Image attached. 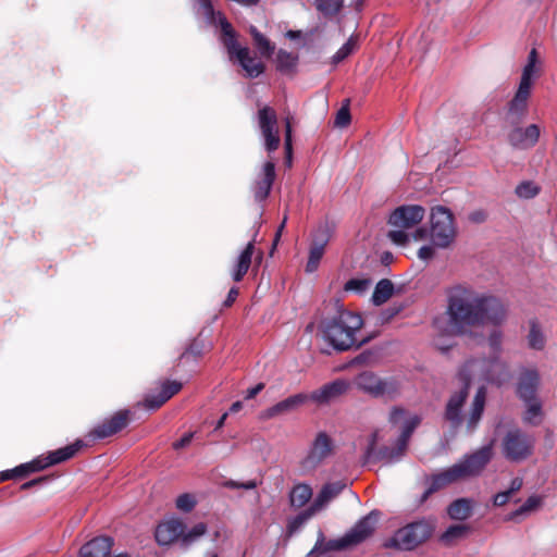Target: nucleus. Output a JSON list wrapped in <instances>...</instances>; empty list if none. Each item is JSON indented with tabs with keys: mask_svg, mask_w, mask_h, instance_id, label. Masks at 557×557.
I'll use <instances>...</instances> for the list:
<instances>
[{
	"mask_svg": "<svg viewBox=\"0 0 557 557\" xmlns=\"http://www.w3.org/2000/svg\"><path fill=\"white\" fill-rule=\"evenodd\" d=\"M42 480H44V479H37V480H32V481H29V482H26V483H24V484L22 485V488H23V490H27V488H29V487H32V486L36 485L37 483L41 482Z\"/></svg>",
	"mask_w": 557,
	"mask_h": 557,
	"instance_id": "obj_59",
	"label": "nucleus"
},
{
	"mask_svg": "<svg viewBox=\"0 0 557 557\" xmlns=\"http://www.w3.org/2000/svg\"><path fill=\"white\" fill-rule=\"evenodd\" d=\"M334 448L333 438L324 431L318 432L300 461L301 470L305 472L315 470L333 455Z\"/></svg>",
	"mask_w": 557,
	"mask_h": 557,
	"instance_id": "obj_11",
	"label": "nucleus"
},
{
	"mask_svg": "<svg viewBox=\"0 0 557 557\" xmlns=\"http://www.w3.org/2000/svg\"><path fill=\"white\" fill-rule=\"evenodd\" d=\"M463 533V528L460 525L450 527L443 535L444 541H449L453 537L459 536Z\"/></svg>",
	"mask_w": 557,
	"mask_h": 557,
	"instance_id": "obj_55",
	"label": "nucleus"
},
{
	"mask_svg": "<svg viewBox=\"0 0 557 557\" xmlns=\"http://www.w3.org/2000/svg\"><path fill=\"white\" fill-rule=\"evenodd\" d=\"M433 525L426 521H417L399 529L391 540L393 546L410 550L425 541L432 533Z\"/></svg>",
	"mask_w": 557,
	"mask_h": 557,
	"instance_id": "obj_12",
	"label": "nucleus"
},
{
	"mask_svg": "<svg viewBox=\"0 0 557 557\" xmlns=\"http://www.w3.org/2000/svg\"><path fill=\"white\" fill-rule=\"evenodd\" d=\"M371 280L369 278H350L344 285L345 292H351L358 295L364 294L371 286Z\"/></svg>",
	"mask_w": 557,
	"mask_h": 557,
	"instance_id": "obj_41",
	"label": "nucleus"
},
{
	"mask_svg": "<svg viewBox=\"0 0 557 557\" xmlns=\"http://www.w3.org/2000/svg\"><path fill=\"white\" fill-rule=\"evenodd\" d=\"M344 0H315V7L324 16L332 17L339 13Z\"/></svg>",
	"mask_w": 557,
	"mask_h": 557,
	"instance_id": "obj_38",
	"label": "nucleus"
},
{
	"mask_svg": "<svg viewBox=\"0 0 557 557\" xmlns=\"http://www.w3.org/2000/svg\"><path fill=\"white\" fill-rule=\"evenodd\" d=\"M522 484L523 481L521 478L512 479L510 482V486L507 490L499 492L494 496L493 504L498 507L506 505L511 498V496L521 490Z\"/></svg>",
	"mask_w": 557,
	"mask_h": 557,
	"instance_id": "obj_34",
	"label": "nucleus"
},
{
	"mask_svg": "<svg viewBox=\"0 0 557 557\" xmlns=\"http://www.w3.org/2000/svg\"><path fill=\"white\" fill-rule=\"evenodd\" d=\"M529 346L533 349L541 350L545 345V337L535 322L531 323L530 332L528 335Z\"/></svg>",
	"mask_w": 557,
	"mask_h": 557,
	"instance_id": "obj_43",
	"label": "nucleus"
},
{
	"mask_svg": "<svg viewBox=\"0 0 557 557\" xmlns=\"http://www.w3.org/2000/svg\"><path fill=\"white\" fill-rule=\"evenodd\" d=\"M285 222H286V216L284 218V220H283L282 224L280 225V227H278V230H277V232H276L274 243H276V242L278 240V238H280V236H281V232H282V230L284 228Z\"/></svg>",
	"mask_w": 557,
	"mask_h": 557,
	"instance_id": "obj_62",
	"label": "nucleus"
},
{
	"mask_svg": "<svg viewBox=\"0 0 557 557\" xmlns=\"http://www.w3.org/2000/svg\"><path fill=\"white\" fill-rule=\"evenodd\" d=\"M485 396H486L485 387L480 386L474 396L471 411H470L469 418L467 420V428L470 432L475 429V426L478 425V423L482 417V413L484 410V405H485Z\"/></svg>",
	"mask_w": 557,
	"mask_h": 557,
	"instance_id": "obj_29",
	"label": "nucleus"
},
{
	"mask_svg": "<svg viewBox=\"0 0 557 557\" xmlns=\"http://www.w3.org/2000/svg\"><path fill=\"white\" fill-rule=\"evenodd\" d=\"M127 421L128 412L120 411L112 416L109 420L95 428L92 434L97 438L109 437L124 429L127 424Z\"/></svg>",
	"mask_w": 557,
	"mask_h": 557,
	"instance_id": "obj_24",
	"label": "nucleus"
},
{
	"mask_svg": "<svg viewBox=\"0 0 557 557\" xmlns=\"http://www.w3.org/2000/svg\"><path fill=\"white\" fill-rule=\"evenodd\" d=\"M308 400H309V397L307 394H304V393L295 394L293 396H289V397L278 401L277 404L268 408L267 410H264L262 413V417L264 419H272L277 416H281V414H284L287 412H292V411L296 410L298 407L306 404Z\"/></svg>",
	"mask_w": 557,
	"mask_h": 557,
	"instance_id": "obj_20",
	"label": "nucleus"
},
{
	"mask_svg": "<svg viewBox=\"0 0 557 557\" xmlns=\"http://www.w3.org/2000/svg\"><path fill=\"white\" fill-rule=\"evenodd\" d=\"M354 385L373 398H394L399 392V384L394 377H381L371 371L356 375Z\"/></svg>",
	"mask_w": 557,
	"mask_h": 557,
	"instance_id": "obj_10",
	"label": "nucleus"
},
{
	"mask_svg": "<svg viewBox=\"0 0 557 557\" xmlns=\"http://www.w3.org/2000/svg\"><path fill=\"white\" fill-rule=\"evenodd\" d=\"M323 253H324V248H322L321 246H315L313 244L311 245L308 262L306 265V271L308 273H312L319 268V264L323 257Z\"/></svg>",
	"mask_w": 557,
	"mask_h": 557,
	"instance_id": "obj_44",
	"label": "nucleus"
},
{
	"mask_svg": "<svg viewBox=\"0 0 557 557\" xmlns=\"http://www.w3.org/2000/svg\"><path fill=\"white\" fill-rule=\"evenodd\" d=\"M394 293V285L389 280H381L373 292L372 301L375 306L385 304Z\"/></svg>",
	"mask_w": 557,
	"mask_h": 557,
	"instance_id": "obj_32",
	"label": "nucleus"
},
{
	"mask_svg": "<svg viewBox=\"0 0 557 557\" xmlns=\"http://www.w3.org/2000/svg\"><path fill=\"white\" fill-rule=\"evenodd\" d=\"M242 408H243V404H242L240 401H235V403L231 406V408H230V412L235 413V412L239 411Z\"/></svg>",
	"mask_w": 557,
	"mask_h": 557,
	"instance_id": "obj_60",
	"label": "nucleus"
},
{
	"mask_svg": "<svg viewBox=\"0 0 557 557\" xmlns=\"http://www.w3.org/2000/svg\"><path fill=\"white\" fill-rule=\"evenodd\" d=\"M275 178L274 163L268 161L263 164L260 176L257 178L253 186L255 198L258 201L264 200L272 188Z\"/></svg>",
	"mask_w": 557,
	"mask_h": 557,
	"instance_id": "obj_22",
	"label": "nucleus"
},
{
	"mask_svg": "<svg viewBox=\"0 0 557 557\" xmlns=\"http://www.w3.org/2000/svg\"><path fill=\"white\" fill-rule=\"evenodd\" d=\"M447 317H437L433 326L442 336L462 335L473 326L499 325L507 318L503 301L487 293L455 286L448 296Z\"/></svg>",
	"mask_w": 557,
	"mask_h": 557,
	"instance_id": "obj_1",
	"label": "nucleus"
},
{
	"mask_svg": "<svg viewBox=\"0 0 557 557\" xmlns=\"http://www.w3.org/2000/svg\"><path fill=\"white\" fill-rule=\"evenodd\" d=\"M237 296H238V289L236 287H232L230 289L227 298H226V300L224 302L225 306H231L235 301Z\"/></svg>",
	"mask_w": 557,
	"mask_h": 557,
	"instance_id": "obj_58",
	"label": "nucleus"
},
{
	"mask_svg": "<svg viewBox=\"0 0 557 557\" xmlns=\"http://www.w3.org/2000/svg\"><path fill=\"white\" fill-rule=\"evenodd\" d=\"M534 446L535 437L518 428L508 430L500 442L503 456L511 462L527 460L532 456Z\"/></svg>",
	"mask_w": 557,
	"mask_h": 557,
	"instance_id": "obj_9",
	"label": "nucleus"
},
{
	"mask_svg": "<svg viewBox=\"0 0 557 557\" xmlns=\"http://www.w3.org/2000/svg\"><path fill=\"white\" fill-rule=\"evenodd\" d=\"M184 529L185 525L181 520L172 518L159 523L154 536L160 545H170L181 540Z\"/></svg>",
	"mask_w": 557,
	"mask_h": 557,
	"instance_id": "obj_19",
	"label": "nucleus"
},
{
	"mask_svg": "<svg viewBox=\"0 0 557 557\" xmlns=\"http://www.w3.org/2000/svg\"><path fill=\"white\" fill-rule=\"evenodd\" d=\"M82 446V441H77L72 445L49 453L46 457L40 456V459H44L45 469L49 466L57 465L72 458Z\"/></svg>",
	"mask_w": 557,
	"mask_h": 557,
	"instance_id": "obj_26",
	"label": "nucleus"
},
{
	"mask_svg": "<svg viewBox=\"0 0 557 557\" xmlns=\"http://www.w3.org/2000/svg\"><path fill=\"white\" fill-rule=\"evenodd\" d=\"M222 485L226 488H243V490H253L257 487V482L255 480H249L247 482L239 483L234 480H226L222 483Z\"/></svg>",
	"mask_w": 557,
	"mask_h": 557,
	"instance_id": "obj_49",
	"label": "nucleus"
},
{
	"mask_svg": "<svg viewBox=\"0 0 557 557\" xmlns=\"http://www.w3.org/2000/svg\"><path fill=\"white\" fill-rule=\"evenodd\" d=\"M362 325L363 321L359 313L341 307L335 317L322 322L321 330L324 341L336 350L345 351L355 345L357 347L361 345L362 342H358L356 334Z\"/></svg>",
	"mask_w": 557,
	"mask_h": 557,
	"instance_id": "obj_6",
	"label": "nucleus"
},
{
	"mask_svg": "<svg viewBox=\"0 0 557 557\" xmlns=\"http://www.w3.org/2000/svg\"><path fill=\"white\" fill-rule=\"evenodd\" d=\"M531 90L532 89L518 86L513 98L508 102L507 112L504 117L506 125L520 124L525 117Z\"/></svg>",
	"mask_w": 557,
	"mask_h": 557,
	"instance_id": "obj_17",
	"label": "nucleus"
},
{
	"mask_svg": "<svg viewBox=\"0 0 557 557\" xmlns=\"http://www.w3.org/2000/svg\"><path fill=\"white\" fill-rule=\"evenodd\" d=\"M264 388V384L263 383H259L257 384L256 386L247 389V393H246V399H252L253 397H256L262 389Z\"/></svg>",
	"mask_w": 557,
	"mask_h": 557,
	"instance_id": "obj_57",
	"label": "nucleus"
},
{
	"mask_svg": "<svg viewBox=\"0 0 557 557\" xmlns=\"http://www.w3.org/2000/svg\"><path fill=\"white\" fill-rule=\"evenodd\" d=\"M255 46L258 48L261 55L270 58L274 52V45L262 35L255 26L249 28Z\"/></svg>",
	"mask_w": 557,
	"mask_h": 557,
	"instance_id": "obj_33",
	"label": "nucleus"
},
{
	"mask_svg": "<svg viewBox=\"0 0 557 557\" xmlns=\"http://www.w3.org/2000/svg\"><path fill=\"white\" fill-rule=\"evenodd\" d=\"M285 150L287 158L290 159L292 157V122L290 117L287 116L285 119Z\"/></svg>",
	"mask_w": 557,
	"mask_h": 557,
	"instance_id": "obj_52",
	"label": "nucleus"
},
{
	"mask_svg": "<svg viewBox=\"0 0 557 557\" xmlns=\"http://www.w3.org/2000/svg\"><path fill=\"white\" fill-rule=\"evenodd\" d=\"M193 433H187L185 434L181 440L176 441L174 444H173V447L175 449H181V448H184L186 447L187 445H189V443L191 442L193 440Z\"/></svg>",
	"mask_w": 557,
	"mask_h": 557,
	"instance_id": "obj_56",
	"label": "nucleus"
},
{
	"mask_svg": "<svg viewBox=\"0 0 557 557\" xmlns=\"http://www.w3.org/2000/svg\"><path fill=\"white\" fill-rule=\"evenodd\" d=\"M543 504V498L539 495L530 496L518 509L507 516L509 521H520L531 513L537 511Z\"/></svg>",
	"mask_w": 557,
	"mask_h": 557,
	"instance_id": "obj_30",
	"label": "nucleus"
},
{
	"mask_svg": "<svg viewBox=\"0 0 557 557\" xmlns=\"http://www.w3.org/2000/svg\"><path fill=\"white\" fill-rule=\"evenodd\" d=\"M349 383L345 380H335L308 395L309 400L318 405H326L347 392Z\"/></svg>",
	"mask_w": 557,
	"mask_h": 557,
	"instance_id": "obj_18",
	"label": "nucleus"
},
{
	"mask_svg": "<svg viewBox=\"0 0 557 557\" xmlns=\"http://www.w3.org/2000/svg\"><path fill=\"white\" fill-rule=\"evenodd\" d=\"M227 414H228L227 412L222 414V417L219 419V421L216 423V429L221 428L224 424V422L227 418Z\"/></svg>",
	"mask_w": 557,
	"mask_h": 557,
	"instance_id": "obj_63",
	"label": "nucleus"
},
{
	"mask_svg": "<svg viewBox=\"0 0 557 557\" xmlns=\"http://www.w3.org/2000/svg\"><path fill=\"white\" fill-rule=\"evenodd\" d=\"M435 345H436V347H437L438 349H441V350H443V351L447 350V348H448V346H443V345H441V343H440L438 341H435Z\"/></svg>",
	"mask_w": 557,
	"mask_h": 557,
	"instance_id": "obj_64",
	"label": "nucleus"
},
{
	"mask_svg": "<svg viewBox=\"0 0 557 557\" xmlns=\"http://www.w3.org/2000/svg\"><path fill=\"white\" fill-rule=\"evenodd\" d=\"M113 540L109 536H98L79 549V557H110Z\"/></svg>",
	"mask_w": 557,
	"mask_h": 557,
	"instance_id": "obj_23",
	"label": "nucleus"
},
{
	"mask_svg": "<svg viewBox=\"0 0 557 557\" xmlns=\"http://www.w3.org/2000/svg\"><path fill=\"white\" fill-rule=\"evenodd\" d=\"M181 388L182 384L175 381L163 383L161 388V394L163 395V398L161 399V403H165L166 400H169Z\"/></svg>",
	"mask_w": 557,
	"mask_h": 557,
	"instance_id": "obj_47",
	"label": "nucleus"
},
{
	"mask_svg": "<svg viewBox=\"0 0 557 557\" xmlns=\"http://www.w3.org/2000/svg\"><path fill=\"white\" fill-rule=\"evenodd\" d=\"M503 335L499 331H494L488 337L491 348L496 352L499 351L502 346Z\"/></svg>",
	"mask_w": 557,
	"mask_h": 557,
	"instance_id": "obj_54",
	"label": "nucleus"
},
{
	"mask_svg": "<svg viewBox=\"0 0 557 557\" xmlns=\"http://www.w3.org/2000/svg\"><path fill=\"white\" fill-rule=\"evenodd\" d=\"M196 499L191 494L185 493L176 498V507L178 510L189 512L194 509Z\"/></svg>",
	"mask_w": 557,
	"mask_h": 557,
	"instance_id": "obj_46",
	"label": "nucleus"
},
{
	"mask_svg": "<svg viewBox=\"0 0 557 557\" xmlns=\"http://www.w3.org/2000/svg\"><path fill=\"white\" fill-rule=\"evenodd\" d=\"M163 395L161 392L158 395H148L144 401L143 406L149 410H156L160 408L164 403H161Z\"/></svg>",
	"mask_w": 557,
	"mask_h": 557,
	"instance_id": "obj_50",
	"label": "nucleus"
},
{
	"mask_svg": "<svg viewBox=\"0 0 557 557\" xmlns=\"http://www.w3.org/2000/svg\"><path fill=\"white\" fill-rule=\"evenodd\" d=\"M357 47V37L350 36L348 40L332 57V62L337 64L344 61Z\"/></svg>",
	"mask_w": 557,
	"mask_h": 557,
	"instance_id": "obj_42",
	"label": "nucleus"
},
{
	"mask_svg": "<svg viewBox=\"0 0 557 557\" xmlns=\"http://www.w3.org/2000/svg\"><path fill=\"white\" fill-rule=\"evenodd\" d=\"M507 126L509 127L507 141L512 148L528 150L537 144L541 131L536 124H530L527 127H521L520 124Z\"/></svg>",
	"mask_w": 557,
	"mask_h": 557,
	"instance_id": "obj_15",
	"label": "nucleus"
},
{
	"mask_svg": "<svg viewBox=\"0 0 557 557\" xmlns=\"http://www.w3.org/2000/svg\"><path fill=\"white\" fill-rule=\"evenodd\" d=\"M44 459L40 457L35 458L34 460L22 463L14 469L5 470L0 473V482L7 481L15 478H23L28 475L29 473L37 472L44 470Z\"/></svg>",
	"mask_w": 557,
	"mask_h": 557,
	"instance_id": "obj_25",
	"label": "nucleus"
},
{
	"mask_svg": "<svg viewBox=\"0 0 557 557\" xmlns=\"http://www.w3.org/2000/svg\"><path fill=\"white\" fill-rule=\"evenodd\" d=\"M258 125L265 150L268 152L275 151L281 143L275 111L267 106L261 108L258 111Z\"/></svg>",
	"mask_w": 557,
	"mask_h": 557,
	"instance_id": "obj_14",
	"label": "nucleus"
},
{
	"mask_svg": "<svg viewBox=\"0 0 557 557\" xmlns=\"http://www.w3.org/2000/svg\"><path fill=\"white\" fill-rule=\"evenodd\" d=\"M379 516L372 511L368 516L360 519L355 527L344 536L330 543L332 549H343L348 546L357 545L368 539L375 530Z\"/></svg>",
	"mask_w": 557,
	"mask_h": 557,
	"instance_id": "obj_13",
	"label": "nucleus"
},
{
	"mask_svg": "<svg viewBox=\"0 0 557 557\" xmlns=\"http://www.w3.org/2000/svg\"><path fill=\"white\" fill-rule=\"evenodd\" d=\"M388 238L394 244L401 245V246L406 245L409 242V235L404 231V228L389 231Z\"/></svg>",
	"mask_w": 557,
	"mask_h": 557,
	"instance_id": "obj_51",
	"label": "nucleus"
},
{
	"mask_svg": "<svg viewBox=\"0 0 557 557\" xmlns=\"http://www.w3.org/2000/svg\"><path fill=\"white\" fill-rule=\"evenodd\" d=\"M471 505L467 499H457L448 507V515L456 520H465L470 516Z\"/></svg>",
	"mask_w": 557,
	"mask_h": 557,
	"instance_id": "obj_37",
	"label": "nucleus"
},
{
	"mask_svg": "<svg viewBox=\"0 0 557 557\" xmlns=\"http://www.w3.org/2000/svg\"><path fill=\"white\" fill-rule=\"evenodd\" d=\"M298 63V55L280 49L276 53L275 64L276 70L284 74H290L295 71Z\"/></svg>",
	"mask_w": 557,
	"mask_h": 557,
	"instance_id": "obj_31",
	"label": "nucleus"
},
{
	"mask_svg": "<svg viewBox=\"0 0 557 557\" xmlns=\"http://www.w3.org/2000/svg\"><path fill=\"white\" fill-rule=\"evenodd\" d=\"M540 186L532 181H523L517 185L515 193L520 199H532L540 194Z\"/></svg>",
	"mask_w": 557,
	"mask_h": 557,
	"instance_id": "obj_39",
	"label": "nucleus"
},
{
	"mask_svg": "<svg viewBox=\"0 0 557 557\" xmlns=\"http://www.w3.org/2000/svg\"><path fill=\"white\" fill-rule=\"evenodd\" d=\"M253 250H255L253 243L250 242V243H248L246 248L240 252V255L237 257L236 263L232 271V277L235 282L242 281L243 277L245 276V274L248 272L250 264H251Z\"/></svg>",
	"mask_w": 557,
	"mask_h": 557,
	"instance_id": "obj_28",
	"label": "nucleus"
},
{
	"mask_svg": "<svg viewBox=\"0 0 557 557\" xmlns=\"http://www.w3.org/2000/svg\"><path fill=\"white\" fill-rule=\"evenodd\" d=\"M425 215V209L419 205H407L396 208L389 215L388 223L399 228H411L419 224Z\"/></svg>",
	"mask_w": 557,
	"mask_h": 557,
	"instance_id": "obj_16",
	"label": "nucleus"
},
{
	"mask_svg": "<svg viewBox=\"0 0 557 557\" xmlns=\"http://www.w3.org/2000/svg\"><path fill=\"white\" fill-rule=\"evenodd\" d=\"M207 531V527L205 523L200 522L193 527L188 532L183 531V535H181V544L184 547H188L197 540H199Z\"/></svg>",
	"mask_w": 557,
	"mask_h": 557,
	"instance_id": "obj_40",
	"label": "nucleus"
},
{
	"mask_svg": "<svg viewBox=\"0 0 557 557\" xmlns=\"http://www.w3.org/2000/svg\"><path fill=\"white\" fill-rule=\"evenodd\" d=\"M539 383L537 372L528 370L521 374L517 388L518 396L524 404L522 421L531 426L540 425L545 417L543 403L536 394Z\"/></svg>",
	"mask_w": 557,
	"mask_h": 557,
	"instance_id": "obj_8",
	"label": "nucleus"
},
{
	"mask_svg": "<svg viewBox=\"0 0 557 557\" xmlns=\"http://www.w3.org/2000/svg\"><path fill=\"white\" fill-rule=\"evenodd\" d=\"M493 456L492 444H487L471 455L465 456L459 462L451 467L433 474L430 478L429 487L425 496L436 492L451 483L470 476L479 475Z\"/></svg>",
	"mask_w": 557,
	"mask_h": 557,
	"instance_id": "obj_5",
	"label": "nucleus"
},
{
	"mask_svg": "<svg viewBox=\"0 0 557 557\" xmlns=\"http://www.w3.org/2000/svg\"><path fill=\"white\" fill-rule=\"evenodd\" d=\"M312 496V490L307 484L296 485L290 493V503L294 507H302Z\"/></svg>",
	"mask_w": 557,
	"mask_h": 557,
	"instance_id": "obj_35",
	"label": "nucleus"
},
{
	"mask_svg": "<svg viewBox=\"0 0 557 557\" xmlns=\"http://www.w3.org/2000/svg\"><path fill=\"white\" fill-rule=\"evenodd\" d=\"M435 248H437V247L434 246L433 244L432 245H423L418 250V258L422 261H429V260L433 259L435 256Z\"/></svg>",
	"mask_w": 557,
	"mask_h": 557,
	"instance_id": "obj_53",
	"label": "nucleus"
},
{
	"mask_svg": "<svg viewBox=\"0 0 557 557\" xmlns=\"http://www.w3.org/2000/svg\"><path fill=\"white\" fill-rule=\"evenodd\" d=\"M345 486L346 484L342 481L325 484L312 504L314 509L317 511L323 509L333 498H335L345 488Z\"/></svg>",
	"mask_w": 557,
	"mask_h": 557,
	"instance_id": "obj_27",
	"label": "nucleus"
},
{
	"mask_svg": "<svg viewBox=\"0 0 557 557\" xmlns=\"http://www.w3.org/2000/svg\"><path fill=\"white\" fill-rule=\"evenodd\" d=\"M318 511L311 505L308 509L299 512L296 517L292 518L287 524V533L288 535H293L297 531H299L302 525L313 517Z\"/></svg>",
	"mask_w": 557,
	"mask_h": 557,
	"instance_id": "obj_36",
	"label": "nucleus"
},
{
	"mask_svg": "<svg viewBox=\"0 0 557 557\" xmlns=\"http://www.w3.org/2000/svg\"><path fill=\"white\" fill-rule=\"evenodd\" d=\"M542 71V62L539 58L537 51L533 48L528 55L527 63L524 64L518 86L532 89L535 81L540 77Z\"/></svg>",
	"mask_w": 557,
	"mask_h": 557,
	"instance_id": "obj_21",
	"label": "nucleus"
},
{
	"mask_svg": "<svg viewBox=\"0 0 557 557\" xmlns=\"http://www.w3.org/2000/svg\"><path fill=\"white\" fill-rule=\"evenodd\" d=\"M201 11L209 24L220 25L222 36L221 41L227 51L232 63L238 64L248 78H256L264 72V64L253 54L248 47L242 46L237 39L232 25L226 21L221 12L213 10L211 0H193Z\"/></svg>",
	"mask_w": 557,
	"mask_h": 557,
	"instance_id": "obj_3",
	"label": "nucleus"
},
{
	"mask_svg": "<svg viewBox=\"0 0 557 557\" xmlns=\"http://www.w3.org/2000/svg\"><path fill=\"white\" fill-rule=\"evenodd\" d=\"M350 123V113L348 104H344L336 113L335 116V126L337 127H346Z\"/></svg>",
	"mask_w": 557,
	"mask_h": 557,
	"instance_id": "obj_48",
	"label": "nucleus"
},
{
	"mask_svg": "<svg viewBox=\"0 0 557 557\" xmlns=\"http://www.w3.org/2000/svg\"><path fill=\"white\" fill-rule=\"evenodd\" d=\"M300 32H297V30H288L286 33V37L289 38V39H297L300 37Z\"/></svg>",
	"mask_w": 557,
	"mask_h": 557,
	"instance_id": "obj_61",
	"label": "nucleus"
},
{
	"mask_svg": "<svg viewBox=\"0 0 557 557\" xmlns=\"http://www.w3.org/2000/svg\"><path fill=\"white\" fill-rule=\"evenodd\" d=\"M389 422L393 426L400 431L399 437L394 448H383L376 451V446L383 441L381 430L374 431L369 440L368 447L364 453L366 461L385 460L386 462L397 461L406 451L408 441L420 424L421 419L417 414L409 413L400 408H394L389 413Z\"/></svg>",
	"mask_w": 557,
	"mask_h": 557,
	"instance_id": "obj_4",
	"label": "nucleus"
},
{
	"mask_svg": "<svg viewBox=\"0 0 557 557\" xmlns=\"http://www.w3.org/2000/svg\"><path fill=\"white\" fill-rule=\"evenodd\" d=\"M508 379V369L498 357L468 360L458 373V380L462 387L449 398L445 412L446 419L454 425L461 422V408L468 397V389L472 381H485L500 385Z\"/></svg>",
	"mask_w": 557,
	"mask_h": 557,
	"instance_id": "obj_2",
	"label": "nucleus"
},
{
	"mask_svg": "<svg viewBox=\"0 0 557 557\" xmlns=\"http://www.w3.org/2000/svg\"><path fill=\"white\" fill-rule=\"evenodd\" d=\"M430 231L418 227L412 234L414 240H423L430 236L431 243L437 248H448L456 238V225L453 212L444 206H435L430 212Z\"/></svg>",
	"mask_w": 557,
	"mask_h": 557,
	"instance_id": "obj_7",
	"label": "nucleus"
},
{
	"mask_svg": "<svg viewBox=\"0 0 557 557\" xmlns=\"http://www.w3.org/2000/svg\"><path fill=\"white\" fill-rule=\"evenodd\" d=\"M331 238V231L327 225H321L315 231L312 244L325 248Z\"/></svg>",
	"mask_w": 557,
	"mask_h": 557,
	"instance_id": "obj_45",
	"label": "nucleus"
}]
</instances>
